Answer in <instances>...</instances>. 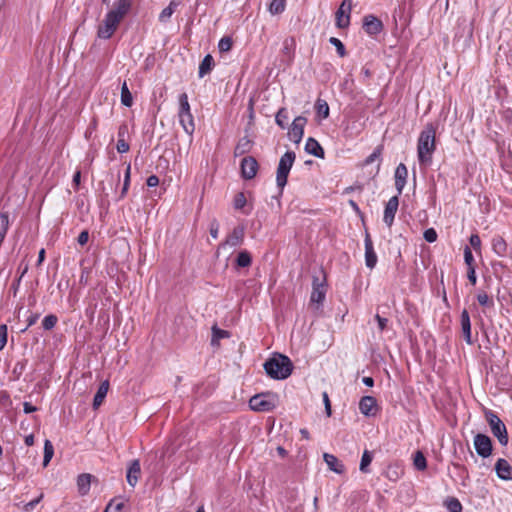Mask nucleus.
<instances>
[{"mask_svg": "<svg viewBox=\"0 0 512 512\" xmlns=\"http://www.w3.org/2000/svg\"><path fill=\"white\" fill-rule=\"evenodd\" d=\"M132 6L131 0H118L112 9L105 15L98 27L97 36L101 39H110L117 30L121 21L129 13Z\"/></svg>", "mask_w": 512, "mask_h": 512, "instance_id": "1", "label": "nucleus"}, {"mask_svg": "<svg viewBox=\"0 0 512 512\" xmlns=\"http://www.w3.org/2000/svg\"><path fill=\"white\" fill-rule=\"evenodd\" d=\"M438 123L429 122L420 132L417 141V157L420 165L429 166L436 150V132Z\"/></svg>", "mask_w": 512, "mask_h": 512, "instance_id": "2", "label": "nucleus"}, {"mask_svg": "<svg viewBox=\"0 0 512 512\" xmlns=\"http://www.w3.org/2000/svg\"><path fill=\"white\" fill-rule=\"evenodd\" d=\"M264 369L267 375L273 379H286L292 373L293 364L287 356L279 354L268 359L264 363Z\"/></svg>", "mask_w": 512, "mask_h": 512, "instance_id": "3", "label": "nucleus"}, {"mask_svg": "<svg viewBox=\"0 0 512 512\" xmlns=\"http://www.w3.org/2000/svg\"><path fill=\"white\" fill-rule=\"evenodd\" d=\"M179 101V109H178V118L179 123L182 126L183 130L189 135L192 136L195 131V122L194 117L191 112V107L188 100L187 93H181L178 97Z\"/></svg>", "mask_w": 512, "mask_h": 512, "instance_id": "4", "label": "nucleus"}, {"mask_svg": "<svg viewBox=\"0 0 512 512\" xmlns=\"http://www.w3.org/2000/svg\"><path fill=\"white\" fill-rule=\"evenodd\" d=\"M296 159V154L293 151H287L279 160L277 172H276V183L277 186L283 190L287 184L289 172Z\"/></svg>", "mask_w": 512, "mask_h": 512, "instance_id": "5", "label": "nucleus"}, {"mask_svg": "<svg viewBox=\"0 0 512 512\" xmlns=\"http://www.w3.org/2000/svg\"><path fill=\"white\" fill-rule=\"evenodd\" d=\"M277 405V396L273 393L254 395L249 400V407L256 412L272 411Z\"/></svg>", "mask_w": 512, "mask_h": 512, "instance_id": "6", "label": "nucleus"}, {"mask_svg": "<svg viewBox=\"0 0 512 512\" xmlns=\"http://www.w3.org/2000/svg\"><path fill=\"white\" fill-rule=\"evenodd\" d=\"M485 416L492 434L501 445L506 446L508 444V433L505 424L493 411H487Z\"/></svg>", "mask_w": 512, "mask_h": 512, "instance_id": "7", "label": "nucleus"}, {"mask_svg": "<svg viewBox=\"0 0 512 512\" xmlns=\"http://www.w3.org/2000/svg\"><path fill=\"white\" fill-rule=\"evenodd\" d=\"M325 276L322 280L318 276H313L312 281V293L310 297L311 304L320 305L325 300L326 296V284Z\"/></svg>", "mask_w": 512, "mask_h": 512, "instance_id": "8", "label": "nucleus"}, {"mask_svg": "<svg viewBox=\"0 0 512 512\" xmlns=\"http://www.w3.org/2000/svg\"><path fill=\"white\" fill-rule=\"evenodd\" d=\"M352 10V0H343L336 11V26L340 29L347 28L350 24V13Z\"/></svg>", "mask_w": 512, "mask_h": 512, "instance_id": "9", "label": "nucleus"}, {"mask_svg": "<svg viewBox=\"0 0 512 512\" xmlns=\"http://www.w3.org/2000/svg\"><path fill=\"white\" fill-rule=\"evenodd\" d=\"M474 447L477 454L483 458H487L492 453V441L485 434H477L474 437Z\"/></svg>", "mask_w": 512, "mask_h": 512, "instance_id": "10", "label": "nucleus"}, {"mask_svg": "<svg viewBox=\"0 0 512 512\" xmlns=\"http://www.w3.org/2000/svg\"><path fill=\"white\" fill-rule=\"evenodd\" d=\"M306 123L307 118L304 116H298L293 120L288 132L290 140H292L296 144L301 142L304 135V127Z\"/></svg>", "mask_w": 512, "mask_h": 512, "instance_id": "11", "label": "nucleus"}, {"mask_svg": "<svg viewBox=\"0 0 512 512\" xmlns=\"http://www.w3.org/2000/svg\"><path fill=\"white\" fill-rule=\"evenodd\" d=\"M240 168L242 177L251 180L256 176L259 165L254 157L246 156L241 160Z\"/></svg>", "mask_w": 512, "mask_h": 512, "instance_id": "12", "label": "nucleus"}, {"mask_svg": "<svg viewBox=\"0 0 512 512\" xmlns=\"http://www.w3.org/2000/svg\"><path fill=\"white\" fill-rule=\"evenodd\" d=\"M363 30L370 36H375L383 30V23L374 15H366L363 18Z\"/></svg>", "mask_w": 512, "mask_h": 512, "instance_id": "13", "label": "nucleus"}, {"mask_svg": "<svg viewBox=\"0 0 512 512\" xmlns=\"http://www.w3.org/2000/svg\"><path fill=\"white\" fill-rule=\"evenodd\" d=\"M398 206H399V195L398 194L391 197L388 200V202L386 203V206L384 209L383 221L388 227H391L394 222V218H395V214L398 210Z\"/></svg>", "mask_w": 512, "mask_h": 512, "instance_id": "14", "label": "nucleus"}, {"mask_svg": "<svg viewBox=\"0 0 512 512\" xmlns=\"http://www.w3.org/2000/svg\"><path fill=\"white\" fill-rule=\"evenodd\" d=\"M364 246H365V264L367 268L373 269L377 264V255L373 247V242L371 239L370 234L366 231L365 233V239H364Z\"/></svg>", "mask_w": 512, "mask_h": 512, "instance_id": "15", "label": "nucleus"}, {"mask_svg": "<svg viewBox=\"0 0 512 512\" xmlns=\"http://www.w3.org/2000/svg\"><path fill=\"white\" fill-rule=\"evenodd\" d=\"M244 241V227L237 226L233 229V231L227 236L226 240L220 244L219 247H225L229 245L231 247L239 246Z\"/></svg>", "mask_w": 512, "mask_h": 512, "instance_id": "16", "label": "nucleus"}, {"mask_svg": "<svg viewBox=\"0 0 512 512\" xmlns=\"http://www.w3.org/2000/svg\"><path fill=\"white\" fill-rule=\"evenodd\" d=\"M407 176V167L403 163H400L395 170V187L397 189L398 195H401L403 192V189L406 185Z\"/></svg>", "mask_w": 512, "mask_h": 512, "instance_id": "17", "label": "nucleus"}, {"mask_svg": "<svg viewBox=\"0 0 512 512\" xmlns=\"http://www.w3.org/2000/svg\"><path fill=\"white\" fill-rule=\"evenodd\" d=\"M497 476L502 480L512 479V467L507 460L500 458L495 464Z\"/></svg>", "mask_w": 512, "mask_h": 512, "instance_id": "18", "label": "nucleus"}, {"mask_svg": "<svg viewBox=\"0 0 512 512\" xmlns=\"http://www.w3.org/2000/svg\"><path fill=\"white\" fill-rule=\"evenodd\" d=\"M460 322L464 340L467 344L471 345L473 343L471 336V321L469 313L466 309L461 312Z\"/></svg>", "mask_w": 512, "mask_h": 512, "instance_id": "19", "label": "nucleus"}, {"mask_svg": "<svg viewBox=\"0 0 512 512\" xmlns=\"http://www.w3.org/2000/svg\"><path fill=\"white\" fill-rule=\"evenodd\" d=\"M376 405L377 402L373 396H364L361 398L359 402V410L365 416L374 415Z\"/></svg>", "mask_w": 512, "mask_h": 512, "instance_id": "20", "label": "nucleus"}, {"mask_svg": "<svg viewBox=\"0 0 512 512\" xmlns=\"http://www.w3.org/2000/svg\"><path fill=\"white\" fill-rule=\"evenodd\" d=\"M323 458L331 471L337 474H343L345 472V466L336 456L324 453Z\"/></svg>", "mask_w": 512, "mask_h": 512, "instance_id": "21", "label": "nucleus"}, {"mask_svg": "<svg viewBox=\"0 0 512 512\" xmlns=\"http://www.w3.org/2000/svg\"><path fill=\"white\" fill-rule=\"evenodd\" d=\"M305 151L318 158H324V149L313 137H309L305 144Z\"/></svg>", "mask_w": 512, "mask_h": 512, "instance_id": "22", "label": "nucleus"}, {"mask_svg": "<svg viewBox=\"0 0 512 512\" xmlns=\"http://www.w3.org/2000/svg\"><path fill=\"white\" fill-rule=\"evenodd\" d=\"M140 473H141V468H140L139 460L132 461V463L130 464V466L127 470V475H126L127 482L129 483V485L134 487L137 484Z\"/></svg>", "mask_w": 512, "mask_h": 512, "instance_id": "23", "label": "nucleus"}, {"mask_svg": "<svg viewBox=\"0 0 512 512\" xmlns=\"http://www.w3.org/2000/svg\"><path fill=\"white\" fill-rule=\"evenodd\" d=\"M93 476L88 473L80 474L77 478L78 492L81 496H85L90 491L91 480Z\"/></svg>", "mask_w": 512, "mask_h": 512, "instance_id": "24", "label": "nucleus"}, {"mask_svg": "<svg viewBox=\"0 0 512 512\" xmlns=\"http://www.w3.org/2000/svg\"><path fill=\"white\" fill-rule=\"evenodd\" d=\"M108 390H109V381L105 380L100 384V386L94 396V399H93V408L94 409H98L101 406V404L103 403V401L108 393Z\"/></svg>", "mask_w": 512, "mask_h": 512, "instance_id": "25", "label": "nucleus"}, {"mask_svg": "<svg viewBox=\"0 0 512 512\" xmlns=\"http://www.w3.org/2000/svg\"><path fill=\"white\" fill-rule=\"evenodd\" d=\"M492 249L500 257L507 256V250H508L507 243L503 239V237H501L499 235L493 237Z\"/></svg>", "mask_w": 512, "mask_h": 512, "instance_id": "26", "label": "nucleus"}, {"mask_svg": "<svg viewBox=\"0 0 512 512\" xmlns=\"http://www.w3.org/2000/svg\"><path fill=\"white\" fill-rule=\"evenodd\" d=\"M251 147H252V141L249 139L248 136H244L239 139L237 145L235 146L234 155L236 157L242 156V155L248 153L250 151Z\"/></svg>", "mask_w": 512, "mask_h": 512, "instance_id": "27", "label": "nucleus"}, {"mask_svg": "<svg viewBox=\"0 0 512 512\" xmlns=\"http://www.w3.org/2000/svg\"><path fill=\"white\" fill-rule=\"evenodd\" d=\"M214 66V59L210 54H207L199 65V77L202 78L209 74Z\"/></svg>", "mask_w": 512, "mask_h": 512, "instance_id": "28", "label": "nucleus"}, {"mask_svg": "<svg viewBox=\"0 0 512 512\" xmlns=\"http://www.w3.org/2000/svg\"><path fill=\"white\" fill-rule=\"evenodd\" d=\"M372 460H373V453L369 450H364L362 457H361L360 466H359V469L362 473L370 472L369 465L371 464Z\"/></svg>", "mask_w": 512, "mask_h": 512, "instance_id": "29", "label": "nucleus"}, {"mask_svg": "<svg viewBox=\"0 0 512 512\" xmlns=\"http://www.w3.org/2000/svg\"><path fill=\"white\" fill-rule=\"evenodd\" d=\"M252 263V257L247 250L240 251L236 258V266L240 268L249 267Z\"/></svg>", "mask_w": 512, "mask_h": 512, "instance_id": "30", "label": "nucleus"}, {"mask_svg": "<svg viewBox=\"0 0 512 512\" xmlns=\"http://www.w3.org/2000/svg\"><path fill=\"white\" fill-rule=\"evenodd\" d=\"M177 6L178 4L175 1H171L169 5L161 11L159 15V21L161 23H167Z\"/></svg>", "mask_w": 512, "mask_h": 512, "instance_id": "31", "label": "nucleus"}, {"mask_svg": "<svg viewBox=\"0 0 512 512\" xmlns=\"http://www.w3.org/2000/svg\"><path fill=\"white\" fill-rule=\"evenodd\" d=\"M289 119L288 111L285 107H282L278 110L275 116L276 124L281 128L285 129L287 127V121Z\"/></svg>", "mask_w": 512, "mask_h": 512, "instance_id": "32", "label": "nucleus"}, {"mask_svg": "<svg viewBox=\"0 0 512 512\" xmlns=\"http://www.w3.org/2000/svg\"><path fill=\"white\" fill-rule=\"evenodd\" d=\"M121 103L126 107H131L133 104V97L128 89L126 81L121 86Z\"/></svg>", "mask_w": 512, "mask_h": 512, "instance_id": "33", "label": "nucleus"}, {"mask_svg": "<svg viewBox=\"0 0 512 512\" xmlns=\"http://www.w3.org/2000/svg\"><path fill=\"white\" fill-rule=\"evenodd\" d=\"M413 465L419 470L423 471L427 468V461L424 454L421 451H416L413 456Z\"/></svg>", "mask_w": 512, "mask_h": 512, "instance_id": "34", "label": "nucleus"}, {"mask_svg": "<svg viewBox=\"0 0 512 512\" xmlns=\"http://www.w3.org/2000/svg\"><path fill=\"white\" fill-rule=\"evenodd\" d=\"M228 337H229L228 331L220 329L217 326L212 327V339H211L212 345H218L220 339L228 338Z\"/></svg>", "mask_w": 512, "mask_h": 512, "instance_id": "35", "label": "nucleus"}, {"mask_svg": "<svg viewBox=\"0 0 512 512\" xmlns=\"http://www.w3.org/2000/svg\"><path fill=\"white\" fill-rule=\"evenodd\" d=\"M476 298L483 307L492 308L494 306L493 299L485 291H478Z\"/></svg>", "mask_w": 512, "mask_h": 512, "instance_id": "36", "label": "nucleus"}, {"mask_svg": "<svg viewBox=\"0 0 512 512\" xmlns=\"http://www.w3.org/2000/svg\"><path fill=\"white\" fill-rule=\"evenodd\" d=\"M286 0H272L269 11L273 15L282 13L285 10Z\"/></svg>", "mask_w": 512, "mask_h": 512, "instance_id": "37", "label": "nucleus"}, {"mask_svg": "<svg viewBox=\"0 0 512 512\" xmlns=\"http://www.w3.org/2000/svg\"><path fill=\"white\" fill-rule=\"evenodd\" d=\"M315 107L318 115L322 118H327L329 116V106L326 101L318 99Z\"/></svg>", "mask_w": 512, "mask_h": 512, "instance_id": "38", "label": "nucleus"}, {"mask_svg": "<svg viewBox=\"0 0 512 512\" xmlns=\"http://www.w3.org/2000/svg\"><path fill=\"white\" fill-rule=\"evenodd\" d=\"M446 508L449 510V512H461L462 511V504L457 498H449L445 502Z\"/></svg>", "mask_w": 512, "mask_h": 512, "instance_id": "39", "label": "nucleus"}, {"mask_svg": "<svg viewBox=\"0 0 512 512\" xmlns=\"http://www.w3.org/2000/svg\"><path fill=\"white\" fill-rule=\"evenodd\" d=\"M329 42L331 45H333L336 50H337V53L340 57H345L347 52H346V49H345V46L344 44L336 37H331L329 39Z\"/></svg>", "mask_w": 512, "mask_h": 512, "instance_id": "40", "label": "nucleus"}, {"mask_svg": "<svg viewBox=\"0 0 512 512\" xmlns=\"http://www.w3.org/2000/svg\"><path fill=\"white\" fill-rule=\"evenodd\" d=\"M124 507V503L122 501L113 499L109 502L104 512H120Z\"/></svg>", "mask_w": 512, "mask_h": 512, "instance_id": "41", "label": "nucleus"}, {"mask_svg": "<svg viewBox=\"0 0 512 512\" xmlns=\"http://www.w3.org/2000/svg\"><path fill=\"white\" fill-rule=\"evenodd\" d=\"M57 321L58 318L55 315L50 314L44 317L42 321V326L45 330H51L52 328L55 327Z\"/></svg>", "mask_w": 512, "mask_h": 512, "instance_id": "42", "label": "nucleus"}, {"mask_svg": "<svg viewBox=\"0 0 512 512\" xmlns=\"http://www.w3.org/2000/svg\"><path fill=\"white\" fill-rule=\"evenodd\" d=\"M130 173H131V165L128 164L126 167L125 175H124V182H123V188L121 191V198H123L126 195L128 189H129Z\"/></svg>", "mask_w": 512, "mask_h": 512, "instance_id": "43", "label": "nucleus"}, {"mask_svg": "<svg viewBox=\"0 0 512 512\" xmlns=\"http://www.w3.org/2000/svg\"><path fill=\"white\" fill-rule=\"evenodd\" d=\"M383 147L377 146L375 150L365 159L364 164L369 165L379 159L382 154Z\"/></svg>", "mask_w": 512, "mask_h": 512, "instance_id": "44", "label": "nucleus"}, {"mask_svg": "<svg viewBox=\"0 0 512 512\" xmlns=\"http://www.w3.org/2000/svg\"><path fill=\"white\" fill-rule=\"evenodd\" d=\"M220 52H228L232 48V40L230 37H223L218 43Z\"/></svg>", "mask_w": 512, "mask_h": 512, "instance_id": "45", "label": "nucleus"}, {"mask_svg": "<svg viewBox=\"0 0 512 512\" xmlns=\"http://www.w3.org/2000/svg\"><path fill=\"white\" fill-rule=\"evenodd\" d=\"M246 205V197L244 193L240 192L236 194L234 199V207L236 209H242Z\"/></svg>", "mask_w": 512, "mask_h": 512, "instance_id": "46", "label": "nucleus"}, {"mask_svg": "<svg viewBox=\"0 0 512 512\" xmlns=\"http://www.w3.org/2000/svg\"><path fill=\"white\" fill-rule=\"evenodd\" d=\"M7 343V325H0V351L4 349Z\"/></svg>", "mask_w": 512, "mask_h": 512, "instance_id": "47", "label": "nucleus"}, {"mask_svg": "<svg viewBox=\"0 0 512 512\" xmlns=\"http://www.w3.org/2000/svg\"><path fill=\"white\" fill-rule=\"evenodd\" d=\"M423 236L424 239L429 243H433L437 240V232L433 228L426 229Z\"/></svg>", "mask_w": 512, "mask_h": 512, "instance_id": "48", "label": "nucleus"}, {"mask_svg": "<svg viewBox=\"0 0 512 512\" xmlns=\"http://www.w3.org/2000/svg\"><path fill=\"white\" fill-rule=\"evenodd\" d=\"M464 261H465L466 265L468 266V268L474 267V265H473L474 257H473V254L468 246H466L464 248Z\"/></svg>", "mask_w": 512, "mask_h": 512, "instance_id": "49", "label": "nucleus"}, {"mask_svg": "<svg viewBox=\"0 0 512 512\" xmlns=\"http://www.w3.org/2000/svg\"><path fill=\"white\" fill-rule=\"evenodd\" d=\"M43 499V494L41 493L39 495V497H37L36 499L26 503L23 507V510L25 512H31L34 510V508L36 507V505Z\"/></svg>", "mask_w": 512, "mask_h": 512, "instance_id": "50", "label": "nucleus"}, {"mask_svg": "<svg viewBox=\"0 0 512 512\" xmlns=\"http://www.w3.org/2000/svg\"><path fill=\"white\" fill-rule=\"evenodd\" d=\"M116 149L118 151V153H126L129 151L130 149V146L129 144L126 142V140L124 139H118L117 141V145H116Z\"/></svg>", "mask_w": 512, "mask_h": 512, "instance_id": "51", "label": "nucleus"}, {"mask_svg": "<svg viewBox=\"0 0 512 512\" xmlns=\"http://www.w3.org/2000/svg\"><path fill=\"white\" fill-rule=\"evenodd\" d=\"M53 455H54V447H53L51 441L45 440V443H44V456L47 457V458L52 459Z\"/></svg>", "mask_w": 512, "mask_h": 512, "instance_id": "52", "label": "nucleus"}, {"mask_svg": "<svg viewBox=\"0 0 512 512\" xmlns=\"http://www.w3.org/2000/svg\"><path fill=\"white\" fill-rule=\"evenodd\" d=\"M129 135L128 125L126 123H122L118 128V139L126 140V137Z\"/></svg>", "mask_w": 512, "mask_h": 512, "instance_id": "53", "label": "nucleus"}, {"mask_svg": "<svg viewBox=\"0 0 512 512\" xmlns=\"http://www.w3.org/2000/svg\"><path fill=\"white\" fill-rule=\"evenodd\" d=\"M322 398H323V402H324V405H325V412L327 414V416H331V402H330V399H329V396H328V393L327 392H323L322 393Z\"/></svg>", "mask_w": 512, "mask_h": 512, "instance_id": "54", "label": "nucleus"}, {"mask_svg": "<svg viewBox=\"0 0 512 512\" xmlns=\"http://www.w3.org/2000/svg\"><path fill=\"white\" fill-rule=\"evenodd\" d=\"M375 320L378 323L379 330L383 332L387 328L388 319L381 317L379 314L375 315Z\"/></svg>", "mask_w": 512, "mask_h": 512, "instance_id": "55", "label": "nucleus"}, {"mask_svg": "<svg viewBox=\"0 0 512 512\" xmlns=\"http://www.w3.org/2000/svg\"><path fill=\"white\" fill-rule=\"evenodd\" d=\"M470 245L475 249L478 250L481 247V239L477 234H472L469 239Z\"/></svg>", "mask_w": 512, "mask_h": 512, "instance_id": "56", "label": "nucleus"}, {"mask_svg": "<svg viewBox=\"0 0 512 512\" xmlns=\"http://www.w3.org/2000/svg\"><path fill=\"white\" fill-rule=\"evenodd\" d=\"M89 240V233L87 230H83L79 235H78V238H77V242L81 245V246H84L85 244H87Z\"/></svg>", "mask_w": 512, "mask_h": 512, "instance_id": "57", "label": "nucleus"}, {"mask_svg": "<svg viewBox=\"0 0 512 512\" xmlns=\"http://www.w3.org/2000/svg\"><path fill=\"white\" fill-rule=\"evenodd\" d=\"M219 233V224L216 220H214L210 225V235L214 238H218Z\"/></svg>", "mask_w": 512, "mask_h": 512, "instance_id": "58", "label": "nucleus"}, {"mask_svg": "<svg viewBox=\"0 0 512 512\" xmlns=\"http://www.w3.org/2000/svg\"><path fill=\"white\" fill-rule=\"evenodd\" d=\"M467 278H468V280L470 281V283H471L472 285H475V284H476L477 277H476L475 267H470V268H468V271H467Z\"/></svg>", "mask_w": 512, "mask_h": 512, "instance_id": "59", "label": "nucleus"}, {"mask_svg": "<svg viewBox=\"0 0 512 512\" xmlns=\"http://www.w3.org/2000/svg\"><path fill=\"white\" fill-rule=\"evenodd\" d=\"M146 184L148 187H156L159 184V178L156 175H151L147 178Z\"/></svg>", "mask_w": 512, "mask_h": 512, "instance_id": "60", "label": "nucleus"}, {"mask_svg": "<svg viewBox=\"0 0 512 512\" xmlns=\"http://www.w3.org/2000/svg\"><path fill=\"white\" fill-rule=\"evenodd\" d=\"M38 319H39V314H37V313L31 314L27 319V327L23 331H25L28 327H31L32 325H34Z\"/></svg>", "mask_w": 512, "mask_h": 512, "instance_id": "61", "label": "nucleus"}, {"mask_svg": "<svg viewBox=\"0 0 512 512\" xmlns=\"http://www.w3.org/2000/svg\"><path fill=\"white\" fill-rule=\"evenodd\" d=\"M23 410H24V412L26 414H29V413L37 411V408L35 406H33L31 403H29V402H24L23 403Z\"/></svg>", "mask_w": 512, "mask_h": 512, "instance_id": "62", "label": "nucleus"}, {"mask_svg": "<svg viewBox=\"0 0 512 512\" xmlns=\"http://www.w3.org/2000/svg\"><path fill=\"white\" fill-rule=\"evenodd\" d=\"M503 119H505L508 123H512V109L508 108L502 113Z\"/></svg>", "mask_w": 512, "mask_h": 512, "instance_id": "63", "label": "nucleus"}, {"mask_svg": "<svg viewBox=\"0 0 512 512\" xmlns=\"http://www.w3.org/2000/svg\"><path fill=\"white\" fill-rule=\"evenodd\" d=\"M80 179H81V172L78 170L75 172L74 176H73V185L77 188L80 184Z\"/></svg>", "mask_w": 512, "mask_h": 512, "instance_id": "64", "label": "nucleus"}]
</instances>
